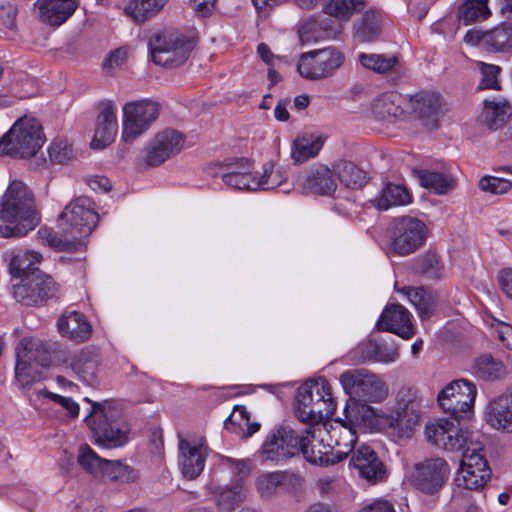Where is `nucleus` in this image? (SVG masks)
<instances>
[{
    "instance_id": "obj_40",
    "label": "nucleus",
    "mask_w": 512,
    "mask_h": 512,
    "mask_svg": "<svg viewBox=\"0 0 512 512\" xmlns=\"http://www.w3.org/2000/svg\"><path fill=\"white\" fill-rule=\"evenodd\" d=\"M247 495L248 489L245 486V480L237 479L219 493L217 503L223 511L232 512L245 501Z\"/></svg>"
},
{
    "instance_id": "obj_10",
    "label": "nucleus",
    "mask_w": 512,
    "mask_h": 512,
    "mask_svg": "<svg viewBox=\"0 0 512 512\" xmlns=\"http://www.w3.org/2000/svg\"><path fill=\"white\" fill-rule=\"evenodd\" d=\"M427 239L425 223L415 217L396 218L390 232L389 250L398 256H407L419 250Z\"/></svg>"
},
{
    "instance_id": "obj_59",
    "label": "nucleus",
    "mask_w": 512,
    "mask_h": 512,
    "mask_svg": "<svg viewBox=\"0 0 512 512\" xmlns=\"http://www.w3.org/2000/svg\"><path fill=\"white\" fill-rule=\"evenodd\" d=\"M49 157L52 162L63 164L73 156L71 146L64 140H56L48 148Z\"/></svg>"
},
{
    "instance_id": "obj_64",
    "label": "nucleus",
    "mask_w": 512,
    "mask_h": 512,
    "mask_svg": "<svg viewBox=\"0 0 512 512\" xmlns=\"http://www.w3.org/2000/svg\"><path fill=\"white\" fill-rule=\"evenodd\" d=\"M361 512H395L393 505L386 500H376L364 506Z\"/></svg>"
},
{
    "instance_id": "obj_26",
    "label": "nucleus",
    "mask_w": 512,
    "mask_h": 512,
    "mask_svg": "<svg viewBox=\"0 0 512 512\" xmlns=\"http://www.w3.org/2000/svg\"><path fill=\"white\" fill-rule=\"evenodd\" d=\"M118 131L115 108L112 101L102 103V109L97 117L96 129L91 146L102 149L109 145Z\"/></svg>"
},
{
    "instance_id": "obj_19",
    "label": "nucleus",
    "mask_w": 512,
    "mask_h": 512,
    "mask_svg": "<svg viewBox=\"0 0 512 512\" xmlns=\"http://www.w3.org/2000/svg\"><path fill=\"white\" fill-rule=\"evenodd\" d=\"M184 141V136L174 129L157 133L147 147L146 164L153 167L161 165L182 150Z\"/></svg>"
},
{
    "instance_id": "obj_2",
    "label": "nucleus",
    "mask_w": 512,
    "mask_h": 512,
    "mask_svg": "<svg viewBox=\"0 0 512 512\" xmlns=\"http://www.w3.org/2000/svg\"><path fill=\"white\" fill-rule=\"evenodd\" d=\"M312 451H305V459L320 466L334 465L354 450L357 441L355 431L340 421L309 425Z\"/></svg>"
},
{
    "instance_id": "obj_7",
    "label": "nucleus",
    "mask_w": 512,
    "mask_h": 512,
    "mask_svg": "<svg viewBox=\"0 0 512 512\" xmlns=\"http://www.w3.org/2000/svg\"><path fill=\"white\" fill-rule=\"evenodd\" d=\"M85 421L96 443L105 448H116L128 441L129 429L118 419V412L109 401L93 402Z\"/></svg>"
},
{
    "instance_id": "obj_52",
    "label": "nucleus",
    "mask_w": 512,
    "mask_h": 512,
    "mask_svg": "<svg viewBox=\"0 0 512 512\" xmlns=\"http://www.w3.org/2000/svg\"><path fill=\"white\" fill-rule=\"evenodd\" d=\"M254 164L246 158L228 159L223 163H216L210 167L209 173L212 176L235 175L234 172H252Z\"/></svg>"
},
{
    "instance_id": "obj_42",
    "label": "nucleus",
    "mask_w": 512,
    "mask_h": 512,
    "mask_svg": "<svg viewBox=\"0 0 512 512\" xmlns=\"http://www.w3.org/2000/svg\"><path fill=\"white\" fill-rule=\"evenodd\" d=\"M473 372L480 379L493 381L505 374V367L500 360L484 354L474 361Z\"/></svg>"
},
{
    "instance_id": "obj_61",
    "label": "nucleus",
    "mask_w": 512,
    "mask_h": 512,
    "mask_svg": "<svg viewBox=\"0 0 512 512\" xmlns=\"http://www.w3.org/2000/svg\"><path fill=\"white\" fill-rule=\"evenodd\" d=\"M495 324L492 323V327L497 334L498 339L506 346L508 349L512 350V326L510 324L496 321Z\"/></svg>"
},
{
    "instance_id": "obj_60",
    "label": "nucleus",
    "mask_w": 512,
    "mask_h": 512,
    "mask_svg": "<svg viewBox=\"0 0 512 512\" xmlns=\"http://www.w3.org/2000/svg\"><path fill=\"white\" fill-rule=\"evenodd\" d=\"M222 464L230 468L232 472L239 476V479L247 477L252 469L251 461L249 459H235L231 457H224Z\"/></svg>"
},
{
    "instance_id": "obj_3",
    "label": "nucleus",
    "mask_w": 512,
    "mask_h": 512,
    "mask_svg": "<svg viewBox=\"0 0 512 512\" xmlns=\"http://www.w3.org/2000/svg\"><path fill=\"white\" fill-rule=\"evenodd\" d=\"M0 206V237L24 236L39 223L33 193L22 181L10 183Z\"/></svg>"
},
{
    "instance_id": "obj_21",
    "label": "nucleus",
    "mask_w": 512,
    "mask_h": 512,
    "mask_svg": "<svg viewBox=\"0 0 512 512\" xmlns=\"http://www.w3.org/2000/svg\"><path fill=\"white\" fill-rule=\"evenodd\" d=\"M334 176V168L330 169L324 164H318L300 173L297 177V184L306 192L330 196L337 189Z\"/></svg>"
},
{
    "instance_id": "obj_28",
    "label": "nucleus",
    "mask_w": 512,
    "mask_h": 512,
    "mask_svg": "<svg viewBox=\"0 0 512 512\" xmlns=\"http://www.w3.org/2000/svg\"><path fill=\"white\" fill-rule=\"evenodd\" d=\"M511 116L512 106L504 98L484 100L481 120L490 130L503 129Z\"/></svg>"
},
{
    "instance_id": "obj_27",
    "label": "nucleus",
    "mask_w": 512,
    "mask_h": 512,
    "mask_svg": "<svg viewBox=\"0 0 512 512\" xmlns=\"http://www.w3.org/2000/svg\"><path fill=\"white\" fill-rule=\"evenodd\" d=\"M486 421L494 429L512 431V386L508 394L500 395L489 403Z\"/></svg>"
},
{
    "instance_id": "obj_4",
    "label": "nucleus",
    "mask_w": 512,
    "mask_h": 512,
    "mask_svg": "<svg viewBox=\"0 0 512 512\" xmlns=\"http://www.w3.org/2000/svg\"><path fill=\"white\" fill-rule=\"evenodd\" d=\"M336 410V402L331 386L323 378L306 381L295 395V416L301 422L318 425L324 418L331 417Z\"/></svg>"
},
{
    "instance_id": "obj_24",
    "label": "nucleus",
    "mask_w": 512,
    "mask_h": 512,
    "mask_svg": "<svg viewBox=\"0 0 512 512\" xmlns=\"http://www.w3.org/2000/svg\"><path fill=\"white\" fill-rule=\"evenodd\" d=\"M77 7V0H37L35 2L39 21L54 27L65 23Z\"/></svg>"
},
{
    "instance_id": "obj_35",
    "label": "nucleus",
    "mask_w": 512,
    "mask_h": 512,
    "mask_svg": "<svg viewBox=\"0 0 512 512\" xmlns=\"http://www.w3.org/2000/svg\"><path fill=\"white\" fill-rule=\"evenodd\" d=\"M400 100V95L396 93H384L373 101L372 113L380 120L393 121L403 114Z\"/></svg>"
},
{
    "instance_id": "obj_58",
    "label": "nucleus",
    "mask_w": 512,
    "mask_h": 512,
    "mask_svg": "<svg viewBox=\"0 0 512 512\" xmlns=\"http://www.w3.org/2000/svg\"><path fill=\"white\" fill-rule=\"evenodd\" d=\"M479 187L482 191L500 195L511 189L512 182L501 177L485 176L480 179Z\"/></svg>"
},
{
    "instance_id": "obj_31",
    "label": "nucleus",
    "mask_w": 512,
    "mask_h": 512,
    "mask_svg": "<svg viewBox=\"0 0 512 512\" xmlns=\"http://www.w3.org/2000/svg\"><path fill=\"white\" fill-rule=\"evenodd\" d=\"M402 292L411 304L415 307L421 320L429 319L438 303V296L435 292L427 290L423 287H403Z\"/></svg>"
},
{
    "instance_id": "obj_33",
    "label": "nucleus",
    "mask_w": 512,
    "mask_h": 512,
    "mask_svg": "<svg viewBox=\"0 0 512 512\" xmlns=\"http://www.w3.org/2000/svg\"><path fill=\"white\" fill-rule=\"evenodd\" d=\"M459 475L473 476L470 469L477 468L480 473L481 469H490L486 458L482 453V446L478 440L473 439V433L469 436L468 443L463 448Z\"/></svg>"
},
{
    "instance_id": "obj_62",
    "label": "nucleus",
    "mask_w": 512,
    "mask_h": 512,
    "mask_svg": "<svg viewBox=\"0 0 512 512\" xmlns=\"http://www.w3.org/2000/svg\"><path fill=\"white\" fill-rule=\"evenodd\" d=\"M48 396L65 408L71 417H77L79 414V405L70 397H64L54 393H48Z\"/></svg>"
},
{
    "instance_id": "obj_47",
    "label": "nucleus",
    "mask_w": 512,
    "mask_h": 512,
    "mask_svg": "<svg viewBox=\"0 0 512 512\" xmlns=\"http://www.w3.org/2000/svg\"><path fill=\"white\" fill-rule=\"evenodd\" d=\"M489 0H466L458 10V18L465 25L487 19L491 11L488 7Z\"/></svg>"
},
{
    "instance_id": "obj_44",
    "label": "nucleus",
    "mask_w": 512,
    "mask_h": 512,
    "mask_svg": "<svg viewBox=\"0 0 512 512\" xmlns=\"http://www.w3.org/2000/svg\"><path fill=\"white\" fill-rule=\"evenodd\" d=\"M365 0H323V11L341 20H348L354 12L365 8Z\"/></svg>"
},
{
    "instance_id": "obj_39",
    "label": "nucleus",
    "mask_w": 512,
    "mask_h": 512,
    "mask_svg": "<svg viewBox=\"0 0 512 512\" xmlns=\"http://www.w3.org/2000/svg\"><path fill=\"white\" fill-rule=\"evenodd\" d=\"M413 270L427 279L439 280L443 277L445 268L440 257L428 251L414 259Z\"/></svg>"
},
{
    "instance_id": "obj_15",
    "label": "nucleus",
    "mask_w": 512,
    "mask_h": 512,
    "mask_svg": "<svg viewBox=\"0 0 512 512\" xmlns=\"http://www.w3.org/2000/svg\"><path fill=\"white\" fill-rule=\"evenodd\" d=\"M472 433L460 427L458 420L438 419L425 427L429 443L445 451H460L468 443Z\"/></svg>"
},
{
    "instance_id": "obj_5",
    "label": "nucleus",
    "mask_w": 512,
    "mask_h": 512,
    "mask_svg": "<svg viewBox=\"0 0 512 512\" xmlns=\"http://www.w3.org/2000/svg\"><path fill=\"white\" fill-rule=\"evenodd\" d=\"M306 450L312 451L310 434L306 429L298 432L290 426L279 425L268 432L258 455L263 462L279 465L300 453L305 457Z\"/></svg>"
},
{
    "instance_id": "obj_8",
    "label": "nucleus",
    "mask_w": 512,
    "mask_h": 512,
    "mask_svg": "<svg viewBox=\"0 0 512 512\" xmlns=\"http://www.w3.org/2000/svg\"><path fill=\"white\" fill-rule=\"evenodd\" d=\"M152 61L165 67H178L190 56L195 43L192 38L175 29L154 33L148 41Z\"/></svg>"
},
{
    "instance_id": "obj_56",
    "label": "nucleus",
    "mask_w": 512,
    "mask_h": 512,
    "mask_svg": "<svg viewBox=\"0 0 512 512\" xmlns=\"http://www.w3.org/2000/svg\"><path fill=\"white\" fill-rule=\"evenodd\" d=\"M479 69L482 75V78L478 84V89H494L499 90L500 85L498 82V75L501 71V68L494 64H487L484 62H479Z\"/></svg>"
},
{
    "instance_id": "obj_38",
    "label": "nucleus",
    "mask_w": 512,
    "mask_h": 512,
    "mask_svg": "<svg viewBox=\"0 0 512 512\" xmlns=\"http://www.w3.org/2000/svg\"><path fill=\"white\" fill-rule=\"evenodd\" d=\"M41 255L34 251H13L9 263L10 273L16 277L24 279L31 276L34 271L33 265L40 262Z\"/></svg>"
},
{
    "instance_id": "obj_25",
    "label": "nucleus",
    "mask_w": 512,
    "mask_h": 512,
    "mask_svg": "<svg viewBox=\"0 0 512 512\" xmlns=\"http://www.w3.org/2000/svg\"><path fill=\"white\" fill-rule=\"evenodd\" d=\"M179 452L182 474L189 480L196 479L205 467L207 447L203 444L191 445L189 441L180 438Z\"/></svg>"
},
{
    "instance_id": "obj_23",
    "label": "nucleus",
    "mask_w": 512,
    "mask_h": 512,
    "mask_svg": "<svg viewBox=\"0 0 512 512\" xmlns=\"http://www.w3.org/2000/svg\"><path fill=\"white\" fill-rule=\"evenodd\" d=\"M410 317V312L404 306L391 304L383 310L376 327L380 331L391 332L403 339H410L414 334Z\"/></svg>"
},
{
    "instance_id": "obj_9",
    "label": "nucleus",
    "mask_w": 512,
    "mask_h": 512,
    "mask_svg": "<svg viewBox=\"0 0 512 512\" xmlns=\"http://www.w3.org/2000/svg\"><path fill=\"white\" fill-rule=\"evenodd\" d=\"M51 364V347L39 338L25 337L16 347L15 376L22 386L38 378V368Z\"/></svg>"
},
{
    "instance_id": "obj_63",
    "label": "nucleus",
    "mask_w": 512,
    "mask_h": 512,
    "mask_svg": "<svg viewBox=\"0 0 512 512\" xmlns=\"http://www.w3.org/2000/svg\"><path fill=\"white\" fill-rule=\"evenodd\" d=\"M216 0H190V4L198 16L207 17L215 9Z\"/></svg>"
},
{
    "instance_id": "obj_43",
    "label": "nucleus",
    "mask_w": 512,
    "mask_h": 512,
    "mask_svg": "<svg viewBox=\"0 0 512 512\" xmlns=\"http://www.w3.org/2000/svg\"><path fill=\"white\" fill-rule=\"evenodd\" d=\"M421 186L436 194H446L455 187V180L445 174L428 170L417 171Z\"/></svg>"
},
{
    "instance_id": "obj_57",
    "label": "nucleus",
    "mask_w": 512,
    "mask_h": 512,
    "mask_svg": "<svg viewBox=\"0 0 512 512\" xmlns=\"http://www.w3.org/2000/svg\"><path fill=\"white\" fill-rule=\"evenodd\" d=\"M470 471L473 472V476L458 474L456 478L458 486H463L469 490L482 488L491 476V469H481L480 473L477 471V468L470 469Z\"/></svg>"
},
{
    "instance_id": "obj_51",
    "label": "nucleus",
    "mask_w": 512,
    "mask_h": 512,
    "mask_svg": "<svg viewBox=\"0 0 512 512\" xmlns=\"http://www.w3.org/2000/svg\"><path fill=\"white\" fill-rule=\"evenodd\" d=\"M358 59L361 65L366 69L381 74L392 71L398 64V57L394 55L387 56L383 54L361 53L359 54Z\"/></svg>"
},
{
    "instance_id": "obj_29",
    "label": "nucleus",
    "mask_w": 512,
    "mask_h": 512,
    "mask_svg": "<svg viewBox=\"0 0 512 512\" xmlns=\"http://www.w3.org/2000/svg\"><path fill=\"white\" fill-rule=\"evenodd\" d=\"M57 327L63 337L75 342H84L91 335V325L86 320L84 314L76 311L59 318Z\"/></svg>"
},
{
    "instance_id": "obj_54",
    "label": "nucleus",
    "mask_w": 512,
    "mask_h": 512,
    "mask_svg": "<svg viewBox=\"0 0 512 512\" xmlns=\"http://www.w3.org/2000/svg\"><path fill=\"white\" fill-rule=\"evenodd\" d=\"M298 33L303 44L317 42L328 35L327 24L312 17L300 26Z\"/></svg>"
},
{
    "instance_id": "obj_32",
    "label": "nucleus",
    "mask_w": 512,
    "mask_h": 512,
    "mask_svg": "<svg viewBox=\"0 0 512 512\" xmlns=\"http://www.w3.org/2000/svg\"><path fill=\"white\" fill-rule=\"evenodd\" d=\"M99 354L96 350L85 348L76 354L71 362L72 369L87 384H93L98 372Z\"/></svg>"
},
{
    "instance_id": "obj_18",
    "label": "nucleus",
    "mask_w": 512,
    "mask_h": 512,
    "mask_svg": "<svg viewBox=\"0 0 512 512\" xmlns=\"http://www.w3.org/2000/svg\"><path fill=\"white\" fill-rule=\"evenodd\" d=\"M390 418V426L398 430L400 437H410L420 421V403L410 390L398 393L395 408Z\"/></svg>"
},
{
    "instance_id": "obj_11",
    "label": "nucleus",
    "mask_w": 512,
    "mask_h": 512,
    "mask_svg": "<svg viewBox=\"0 0 512 512\" xmlns=\"http://www.w3.org/2000/svg\"><path fill=\"white\" fill-rule=\"evenodd\" d=\"M339 380L346 394L361 401L378 402L388 393L386 384L366 369L346 370Z\"/></svg>"
},
{
    "instance_id": "obj_41",
    "label": "nucleus",
    "mask_w": 512,
    "mask_h": 512,
    "mask_svg": "<svg viewBox=\"0 0 512 512\" xmlns=\"http://www.w3.org/2000/svg\"><path fill=\"white\" fill-rule=\"evenodd\" d=\"M323 147L320 137L303 135L297 137L293 142L291 157L296 163H302L315 157Z\"/></svg>"
},
{
    "instance_id": "obj_14",
    "label": "nucleus",
    "mask_w": 512,
    "mask_h": 512,
    "mask_svg": "<svg viewBox=\"0 0 512 512\" xmlns=\"http://www.w3.org/2000/svg\"><path fill=\"white\" fill-rule=\"evenodd\" d=\"M160 105L144 99L128 102L123 106L122 139L133 142L159 117Z\"/></svg>"
},
{
    "instance_id": "obj_53",
    "label": "nucleus",
    "mask_w": 512,
    "mask_h": 512,
    "mask_svg": "<svg viewBox=\"0 0 512 512\" xmlns=\"http://www.w3.org/2000/svg\"><path fill=\"white\" fill-rule=\"evenodd\" d=\"M287 179L286 172L281 168L275 169L272 162H267L263 166V173L257 176L258 190H271L282 185Z\"/></svg>"
},
{
    "instance_id": "obj_16",
    "label": "nucleus",
    "mask_w": 512,
    "mask_h": 512,
    "mask_svg": "<svg viewBox=\"0 0 512 512\" xmlns=\"http://www.w3.org/2000/svg\"><path fill=\"white\" fill-rule=\"evenodd\" d=\"M58 287L51 276L36 270L13 286V296L27 306L38 305L54 297Z\"/></svg>"
},
{
    "instance_id": "obj_36",
    "label": "nucleus",
    "mask_w": 512,
    "mask_h": 512,
    "mask_svg": "<svg viewBox=\"0 0 512 512\" xmlns=\"http://www.w3.org/2000/svg\"><path fill=\"white\" fill-rule=\"evenodd\" d=\"M334 173L338 180L350 189L361 188L367 183L366 172L350 161H337L334 164Z\"/></svg>"
},
{
    "instance_id": "obj_48",
    "label": "nucleus",
    "mask_w": 512,
    "mask_h": 512,
    "mask_svg": "<svg viewBox=\"0 0 512 512\" xmlns=\"http://www.w3.org/2000/svg\"><path fill=\"white\" fill-rule=\"evenodd\" d=\"M104 467L101 479L121 483H134L139 479L138 471L121 461L107 460Z\"/></svg>"
},
{
    "instance_id": "obj_55",
    "label": "nucleus",
    "mask_w": 512,
    "mask_h": 512,
    "mask_svg": "<svg viewBox=\"0 0 512 512\" xmlns=\"http://www.w3.org/2000/svg\"><path fill=\"white\" fill-rule=\"evenodd\" d=\"M235 175H222V181L230 188L241 191H257V176L252 172H234Z\"/></svg>"
},
{
    "instance_id": "obj_50",
    "label": "nucleus",
    "mask_w": 512,
    "mask_h": 512,
    "mask_svg": "<svg viewBox=\"0 0 512 512\" xmlns=\"http://www.w3.org/2000/svg\"><path fill=\"white\" fill-rule=\"evenodd\" d=\"M381 14L376 10H368L361 21L355 25L356 36L361 41H371L380 32Z\"/></svg>"
},
{
    "instance_id": "obj_13",
    "label": "nucleus",
    "mask_w": 512,
    "mask_h": 512,
    "mask_svg": "<svg viewBox=\"0 0 512 512\" xmlns=\"http://www.w3.org/2000/svg\"><path fill=\"white\" fill-rule=\"evenodd\" d=\"M477 394L474 383L458 379L443 388L437 397L439 406L455 420L469 417Z\"/></svg>"
},
{
    "instance_id": "obj_12",
    "label": "nucleus",
    "mask_w": 512,
    "mask_h": 512,
    "mask_svg": "<svg viewBox=\"0 0 512 512\" xmlns=\"http://www.w3.org/2000/svg\"><path fill=\"white\" fill-rule=\"evenodd\" d=\"M343 62L344 54L339 49L327 47L301 54L297 70L303 78L317 81L333 76Z\"/></svg>"
},
{
    "instance_id": "obj_46",
    "label": "nucleus",
    "mask_w": 512,
    "mask_h": 512,
    "mask_svg": "<svg viewBox=\"0 0 512 512\" xmlns=\"http://www.w3.org/2000/svg\"><path fill=\"white\" fill-rule=\"evenodd\" d=\"M485 46L495 52H512V25H500L488 30Z\"/></svg>"
},
{
    "instance_id": "obj_17",
    "label": "nucleus",
    "mask_w": 512,
    "mask_h": 512,
    "mask_svg": "<svg viewBox=\"0 0 512 512\" xmlns=\"http://www.w3.org/2000/svg\"><path fill=\"white\" fill-rule=\"evenodd\" d=\"M450 468L443 458H429L415 464L411 484L425 494L438 492L447 481Z\"/></svg>"
},
{
    "instance_id": "obj_22",
    "label": "nucleus",
    "mask_w": 512,
    "mask_h": 512,
    "mask_svg": "<svg viewBox=\"0 0 512 512\" xmlns=\"http://www.w3.org/2000/svg\"><path fill=\"white\" fill-rule=\"evenodd\" d=\"M351 453L350 465L359 471L362 478L372 484L385 479V466L370 446L361 445Z\"/></svg>"
},
{
    "instance_id": "obj_37",
    "label": "nucleus",
    "mask_w": 512,
    "mask_h": 512,
    "mask_svg": "<svg viewBox=\"0 0 512 512\" xmlns=\"http://www.w3.org/2000/svg\"><path fill=\"white\" fill-rule=\"evenodd\" d=\"M168 0H130L125 7L126 14L136 23H144L157 15Z\"/></svg>"
},
{
    "instance_id": "obj_30",
    "label": "nucleus",
    "mask_w": 512,
    "mask_h": 512,
    "mask_svg": "<svg viewBox=\"0 0 512 512\" xmlns=\"http://www.w3.org/2000/svg\"><path fill=\"white\" fill-rule=\"evenodd\" d=\"M412 113L423 120H434L439 115L443 99L440 94L432 91H420L410 99Z\"/></svg>"
},
{
    "instance_id": "obj_45",
    "label": "nucleus",
    "mask_w": 512,
    "mask_h": 512,
    "mask_svg": "<svg viewBox=\"0 0 512 512\" xmlns=\"http://www.w3.org/2000/svg\"><path fill=\"white\" fill-rule=\"evenodd\" d=\"M410 200L411 196L405 187L389 183L376 199V206L380 210H388L392 206L408 204Z\"/></svg>"
},
{
    "instance_id": "obj_49",
    "label": "nucleus",
    "mask_w": 512,
    "mask_h": 512,
    "mask_svg": "<svg viewBox=\"0 0 512 512\" xmlns=\"http://www.w3.org/2000/svg\"><path fill=\"white\" fill-rule=\"evenodd\" d=\"M77 460L87 473L101 479L107 460L101 458L90 446L87 444L80 446Z\"/></svg>"
},
{
    "instance_id": "obj_1",
    "label": "nucleus",
    "mask_w": 512,
    "mask_h": 512,
    "mask_svg": "<svg viewBox=\"0 0 512 512\" xmlns=\"http://www.w3.org/2000/svg\"><path fill=\"white\" fill-rule=\"evenodd\" d=\"M98 220L93 201L89 197L81 196L71 201L60 214L61 235L46 227L40 228L37 234L51 248L72 251L83 238L91 234Z\"/></svg>"
},
{
    "instance_id": "obj_6",
    "label": "nucleus",
    "mask_w": 512,
    "mask_h": 512,
    "mask_svg": "<svg viewBox=\"0 0 512 512\" xmlns=\"http://www.w3.org/2000/svg\"><path fill=\"white\" fill-rule=\"evenodd\" d=\"M44 142L41 123L34 117L23 116L0 138V155L30 158L40 150Z\"/></svg>"
},
{
    "instance_id": "obj_34",
    "label": "nucleus",
    "mask_w": 512,
    "mask_h": 512,
    "mask_svg": "<svg viewBox=\"0 0 512 512\" xmlns=\"http://www.w3.org/2000/svg\"><path fill=\"white\" fill-rule=\"evenodd\" d=\"M362 359L381 363L395 362L399 357L398 348L394 343L368 340L360 346Z\"/></svg>"
},
{
    "instance_id": "obj_20",
    "label": "nucleus",
    "mask_w": 512,
    "mask_h": 512,
    "mask_svg": "<svg viewBox=\"0 0 512 512\" xmlns=\"http://www.w3.org/2000/svg\"><path fill=\"white\" fill-rule=\"evenodd\" d=\"M303 482V477L290 471H264L256 476L254 487L260 498L271 499L282 489L301 488Z\"/></svg>"
}]
</instances>
